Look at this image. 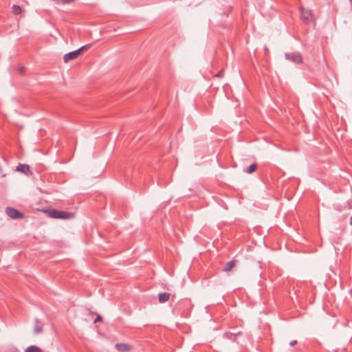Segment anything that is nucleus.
I'll return each mask as SVG.
<instances>
[{
  "label": "nucleus",
  "mask_w": 352,
  "mask_h": 352,
  "mask_svg": "<svg viewBox=\"0 0 352 352\" xmlns=\"http://www.w3.org/2000/svg\"><path fill=\"white\" fill-rule=\"evenodd\" d=\"M16 170L19 171L21 173H23L27 175H28L29 174H31V170H30V166L27 164H19L16 166Z\"/></svg>",
  "instance_id": "obj_7"
},
{
  "label": "nucleus",
  "mask_w": 352,
  "mask_h": 352,
  "mask_svg": "<svg viewBox=\"0 0 352 352\" xmlns=\"http://www.w3.org/2000/svg\"><path fill=\"white\" fill-rule=\"evenodd\" d=\"M350 225L352 226V217L350 219Z\"/></svg>",
  "instance_id": "obj_19"
},
{
  "label": "nucleus",
  "mask_w": 352,
  "mask_h": 352,
  "mask_svg": "<svg viewBox=\"0 0 352 352\" xmlns=\"http://www.w3.org/2000/svg\"><path fill=\"white\" fill-rule=\"evenodd\" d=\"M296 343H297V341H296V340H292V341L290 342L289 344H290L291 346H294L295 344H296Z\"/></svg>",
  "instance_id": "obj_17"
},
{
  "label": "nucleus",
  "mask_w": 352,
  "mask_h": 352,
  "mask_svg": "<svg viewBox=\"0 0 352 352\" xmlns=\"http://www.w3.org/2000/svg\"><path fill=\"white\" fill-rule=\"evenodd\" d=\"M90 47H91V44H87L75 51H73V52H69V53L65 54L63 56L64 61L65 63H67L68 61H69L71 60L76 59L80 54L81 52H82L85 50H88Z\"/></svg>",
  "instance_id": "obj_3"
},
{
  "label": "nucleus",
  "mask_w": 352,
  "mask_h": 352,
  "mask_svg": "<svg viewBox=\"0 0 352 352\" xmlns=\"http://www.w3.org/2000/svg\"><path fill=\"white\" fill-rule=\"evenodd\" d=\"M102 320V318L100 316H98L97 318L94 320V322H97L98 321H100Z\"/></svg>",
  "instance_id": "obj_16"
},
{
  "label": "nucleus",
  "mask_w": 352,
  "mask_h": 352,
  "mask_svg": "<svg viewBox=\"0 0 352 352\" xmlns=\"http://www.w3.org/2000/svg\"><path fill=\"white\" fill-rule=\"evenodd\" d=\"M236 261L234 260L228 261L224 266L223 271L230 272L231 271L234 267L235 266Z\"/></svg>",
  "instance_id": "obj_11"
},
{
  "label": "nucleus",
  "mask_w": 352,
  "mask_h": 352,
  "mask_svg": "<svg viewBox=\"0 0 352 352\" xmlns=\"http://www.w3.org/2000/svg\"><path fill=\"white\" fill-rule=\"evenodd\" d=\"M285 57L287 60L296 64H300L302 63V57L298 52L286 53L285 54Z\"/></svg>",
  "instance_id": "obj_5"
},
{
  "label": "nucleus",
  "mask_w": 352,
  "mask_h": 352,
  "mask_svg": "<svg viewBox=\"0 0 352 352\" xmlns=\"http://www.w3.org/2000/svg\"><path fill=\"white\" fill-rule=\"evenodd\" d=\"M6 213L9 217L13 219H23L25 217L23 212H21L16 209L11 207H7L6 208Z\"/></svg>",
  "instance_id": "obj_4"
},
{
  "label": "nucleus",
  "mask_w": 352,
  "mask_h": 352,
  "mask_svg": "<svg viewBox=\"0 0 352 352\" xmlns=\"http://www.w3.org/2000/svg\"><path fill=\"white\" fill-rule=\"evenodd\" d=\"M47 212L49 217L54 219H69L74 217L73 213L56 209L48 210Z\"/></svg>",
  "instance_id": "obj_1"
},
{
  "label": "nucleus",
  "mask_w": 352,
  "mask_h": 352,
  "mask_svg": "<svg viewBox=\"0 0 352 352\" xmlns=\"http://www.w3.org/2000/svg\"><path fill=\"white\" fill-rule=\"evenodd\" d=\"M170 296V294L168 292H163L159 294V302L160 303H164L167 302Z\"/></svg>",
  "instance_id": "obj_9"
},
{
  "label": "nucleus",
  "mask_w": 352,
  "mask_h": 352,
  "mask_svg": "<svg viewBox=\"0 0 352 352\" xmlns=\"http://www.w3.org/2000/svg\"><path fill=\"white\" fill-rule=\"evenodd\" d=\"M19 70L21 74H23L24 71V67H21L19 68Z\"/></svg>",
  "instance_id": "obj_18"
},
{
  "label": "nucleus",
  "mask_w": 352,
  "mask_h": 352,
  "mask_svg": "<svg viewBox=\"0 0 352 352\" xmlns=\"http://www.w3.org/2000/svg\"><path fill=\"white\" fill-rule=\"evenodd\" d=\"M34 332L35 334H39L43 332V325L41 324L38 319L35 320Z\"/></svg>",
  "instance_id": "obj_10"
},
{
  "label": "nucleus",
  "mask_w": 352,
  "mask_h": 352,
  "mask_svg": "<svg viewBox=\"0 0 352 352\" xmlns=\"http://www.w3.org/2000/svg\"><path fill=\"white\" fill-rule=\"evenodd\" d=\"M25 352H42V350L36 346L32 345L28 347Z\"/></svg>",
  "instance_id": "obj_13"
},
{
  "label": "nucleus",
  "mask_w": 352,
  "mask_h": 352,
  "mask_svg": "<svg viewBox=\"0 0 352 352\" xmlns=\"http://www.w3.org/2000/svg\"><path fill=\"white\" fill-rule=\"evenodd\" d=\"M257 168V164L256 163L252 164L247 168L244 169V172L248 174L254 173Z\"/></svg>",
  "instance_id": "obj_12"
},
{
  "label": "nucleus",
  "mask_w": 352,
  "mask_h": 352,
  "mask_svg": "<svg viewBox=\"0 0 352 352\" xmlns=\"http://www.w3.org/2000/svg\"><path fill=\"white\" fill-rule=\"evenodd\" d=\"M351 1H352V0H350Z\"/></svg>",
  "instance_id": "obj_20"
},
{
  "label": "nucleus",
  "mask_w": 352,
  "mask_h": 352,
  "mask_svg": "<svg viewBox=\"0 0 352 352\" xmlns=\"http://www.w3.org/2000/svg\"><path fill=\"white\" fill-rule=\"evenodd\" d=\"M223 76H224V72H223V69H221L217 74H215V77L219 78L223 77Z\"/></svg>",
  "instance_id": "obj_15"
},
{
  "label": "nucleus",
  "mask_w": 352,
  "mask_h": 352,
  "mask_svg": "<svg viewBox=\"0 0 352 352\" xmlns=\"http://www.w3.org/2000/svg\"><path fill=\"white\" fill-rule=\"evenodd\" d=\"M116 349L120 352H126L132 350L130 345L125 343H117L115 345Z\"/></svg>",
  "instance_id": "obj_6"
},
{
  "label": "nucleus",
  "mask_w": 352,
  "mask_h": 352,
  "mask_svg": "<svg viewBox=\"0 0 352 352\" xmlns=\"http://www.w3.org/2000/svg\"><path fill=\"white\" fill-rule=\"evenodd\" d=\"M299 11L300 13V20L304 24H309L313 21L314 14L311 10L300 6L299 8Z\"/></svg>",
  "instance_id": "obj_2"
},
{
  "label": "nucleus",
  "mask_w": 352,
  "mask_h": 352,
  "mask_svg": "<svg viewBox=\"0 0 352 352\" xmlns=\"http://www.w3.org/2000/svg\"><path fill=\"white\" fill-rule=\"evenodd\" d=\"M242 332L238 331L236 333L233 332H226L224 333V337L227 339L231 340L232 341H235L238 336H241Z\"/></svg>",
  "instance_id": "obj_8"
},
{
  "label": "nucleus",
  "mask_w": 352,
  "mask_h": 352,
  "mask_svg": "<svg viewBox=\"0 0 352 352\" xmlns=\"http://www.w3.org/2000/svg\"><path fill=\"white\" fill-rule=\"evenodd\" d=\"M21 12H22V9H21V8L19 6L14 5L12 6V12H13V14H14L16 15H18V14H21Z\"/></svg>",
  "instance_id": "obj_14"
}]
</instances>
